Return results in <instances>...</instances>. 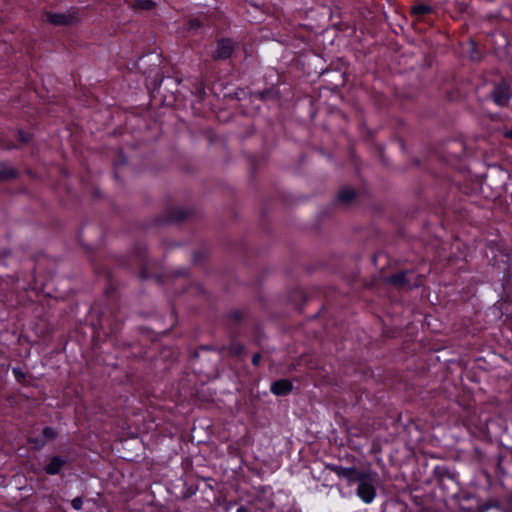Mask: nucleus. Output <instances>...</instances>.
<instances>
[{
    "label": "nucleus",
    "mask_w": 512,
    "mask_h": 512,
    "mask_svg": "<svg viewBox=\"0 0 512 512\" xmlns=\"http://www.w3.org/2000/svg\"><path fill=\"white\" fill-rule=\"evenodd\" d=\"M325 468L337 475L341 480L346 481L348 486L358 484L357 496L366 504L375 499L378 473L370 468L358 469L355 466L344 467L334 463H326Z\"/></svg>",
    "instance_id": "nucleus-1"
},
{
    "label": "nucleus",
    "mask_w": 512,
    "mask_h": 512,
    "mask_svg": "<svg viewBox=\"0 0 512 512\" xmlns=\"http://www.w3.org/2000/svg\"><path fill=\"white\" fill-rule=\"evenodd\" d=\"M238 42L231 38H220L216 40L215 47L211 52L214 61H223L231 58L238 49Z\"/></svg>",
    "instance_id": "nucleus-2"
},
{
    "label": "nucleus",
    "mask_w": 512,
    "mask_h": 512,
    "mask_svg": "<svg viewBox=\"0 0 512 512\" xmlns=\"http://www.w3.org/2000/svg\"><path fill=\"white\" fill-rule=\"evenodd\" d=\"M511 98V86L504 80L496 83L490 92V99L499 107H507Z\"/></svg>",
    "instance_id": "nucleus-3"
},
{
    "label": "nucleus",
    "mask_w": 512,
    "mask_h": 512,
    "mask_svg": "<svg viewBox=\"0 0 512 512\" xmlns=\"http://www.w3.org/2000/svg\"><path fill=\"white\" fill-rule=\"evenodd\" d=\"M190 212L180 207H169L165 210L162 218L158 219V223H178L188 218Z\"/></svg>",
    "instance_id": "nucleus-4"
},
{
    "label": "nucleus",
    "mask_w": 512,
    "mask_h": 512,
    "mask_svg": "<svg viewBox=\"0 0 512 512\" xmlns=\"http://www.w3.org/2000/svg\"><path fill=\"white\" fill-rule=\"evenodd\" d=\"M77 17L74 14L65 13H46V21L54 26L72 25L76 22Z\"/></svg>",
    "instance_id": "nucleus-5"
},
{
    "label": "nucleus",
    "mask_w": 512,
    "mask_h": 512,
    "mask_svg": "<svg viewBox=\"0 0 512 512\" xmlns=\"http://www.w3.org/2000/svg\"><path fill=\"white\" fill-rule=\"evenodd\" d=\"M293 389V384L288 379H280L271 384L270 390L276 396L288 395Z\"/></svg>",
    "instance_id": "nucleus-6"
},
{
    "label": "nucleus",
    "mask_w": 512,
    "mask_h": 512,
    "mask_svg": "<svg viewBox=\"0 0 512 512\" xmlns=\"http://www.w3.org/2000/svg\"><path fill=\"white\" fill-rule=\"evenodd\" d=\"M67 463V460L61 456H53L49 463L45 465L44 471L48 475H57L62 467Z\"/></svg>",
    "instance_id": "nucleus-7"
},
{
    "label": "nucleus",
    "mask_w": 512,
    "mask_h": 512,
    "mask_svg": "<svg viewBox=\"0 0 512 512\" xmlns=\"http://www.w3.org/2000/svg\"><path fill=\"white\" fill-rule=\"evenodd\" d=\"M509 466H512V460H508L506 456L498 454L496 457V476L505 477L508 474Z\"/></svg>",
    "instance_id": "nucleus-8"
},
{
    "label": "nucleus",
    "mask_w": 512,
    "mask_h": 512,
    "mask_svg": "<svg viewBox=\"0 0 512 512\" xmlns=\"http://www.w3.org/2000/svg\"><path fill=\"white\" fill-rule=\"evenodd\" d=\"M388 283L391 285L402 288L409 285V281L407 279V272L406 271H399L397 273H394L388 277Z\"/></svg>",
    "instance_id": "nucleus-9"
},
{
    "label": "nucleus",
    "mask_w": 512,
    "mask_h": 512,
    "mask_svg": "<svg viewBox=\"0 0 512 512\" xmlns=\"http://www.w3.org/2000/svg\"><path fill=\"white\" fill-rule=\"evenodd\" d=\"M130 7L134 11H151L156 8V2L153 0H134Z\"/></svg>",
    "instance_id": "nucleus-10"
},
{
    "label": "nucleus",
    "mask_w": 512,
    "mask_h": 512,
    "mask_svg": "<svg viewBox=\"0 0 512 512\" xmlns=\"http://www.w3.org/2000/svg\"><path fill=\"white\" fill-rule=\"evenodd\" d=\"M493 507L501 509L500 500H487V501L478 503L475 510H473L472 508H469L467 512H487L488 510H490Z\"/></svg>",
    "instance_id": "nucleus-11"
},
{
    "label": "nucleus",
    "mask_w": 512,
    "mask_h": 512,
    "mask_svg": "<svg viewBox=\"0 0 512 512\" xmlns=\"http://www.w3.org/2000/svg\"><path fill=\"white\" fill-rule=\"evenodd\" d=\"M356 197V192L352 188H343L338 192L337 199L343 204L351 203Z\"/></svg>",
    "instance_id": "nucleus-12"
},
{
    "label": "nucleus",
    "mask_w": 512,
    "mask_h": 512,
    "mask_svg": "<svg viewBox=\"0 0 512 512\" xmlns=\"http://www.w3.org/2000/svg\"><path fill=\"white\" fill-rule=\"evenodd\" d=\"M434 474L438 481L443 482L445 479L453 480L454 474L446 466H436L434 468Z\"/></svg>",
    "instance_id": "nucleus-13"
},
{
    "label": "nucleus",
    "mask_w": 512,
    "mask_h": 512,
    "mask_svg": "<svg viewBox=\"0 0 512 512\" xmlns=\"http://www.w3.org/2000/svg\"><path fill=\"white\" fill-rule=\"evenodd\" d=\"M227 350L230 355L240 356L244 351V345L238 342L235 338H232Z\"/></svg>",
    "instance_id": "nucleus-14"
},
{
    "label": "nucleus",
    "mask_w": 512,
    "mask_h": 512,
    "mask_svg": "<svg viewBox=\"0 0 512 512\" xmlns=\"http://www.w3.org/2000/svg\"><path fill=\"white\" fill-rule=\"evenodd\" d=\"M243 320V313L240 310H234L227 314V321L232 327L233 325H239Z\"/></svg>",
    "instance_id": "nucleus-15"
},
{
    "label": "nucleus",
    "mask_w": 512,
    "mask_h": 512,
    "mask_svg": "<svg viewBox=\"0 0 512 512\" xmlns=\"http://www.w3.org/2000/svg\"><path fill=\"white\" fill-rule=\"evenodd\" d=\"M433 11V8L427 4H417L412 8V15L415 16H423L426 14H430Z\"/></svg>",
    "instance_id": "nucleus-16"
},
{
    "label": "nucleus",
    "mask_w": 512,
    "mask_h": 512,
    "mask_svg": "<svg viewBox=\"0 0 512 512\" xmlns=\"http://www.w3.org/2000/svg\"><path fill=\"white\" fill-rule=\"evenodd\" d=\"M18 176V171L15 168H3L0 169V180H11Z\"/></svg>",
    "instance_id": "nucleus-17"
},
{
    "label": "nucleus",
    "mask_w": 512,
    "mask_h": 512,
    "mask_svg": "<svg viewBox=\"0 0 512 512\" xmlns=\"http://www.w3.org/2000/svg\"><path fill=\"white\" fill-rule=\"evenodd\" d=\"M57 437V432L49 426H46L42 430V438L47 441L54 440Z\"/></svg>",
    "instance_id": "nucleus-18"
},
{
    "label": "nucleus",
    "mask_w": 512,
    "mask_h": 512,
    "mask_svg": "<svg viewBox=\"0 0 512 512\" xmlns=\"http://www.w3.org/2000/svg\"><path fill=\"white\" fill-rule=\"evenodd\" d=\"M501 509L503 512H512V493L500 500Z\"/></svg>",
    "instance_id": "nucleus-19"
},
{
    "label": "nucleus",
    "mask_w": 512,
    "mask_h": 512,
    "mask_svg": "<svg viewBox=\"0 0 512 512\" xmlns=\"http://www.w3.org/2000/svg\"><path fill=\"white\" fill-rule=\"evenodd\" d=\"M12 372L15 379L20 383L23 382L27 377V374L20 367H13Z\"/></svg>",
    "instance_id": "nucleus-20"
},
{
    "label": "nucleus",
    "mask_w": 512,
    "mask_h": 512,
    "mask_svg": "<svg viewBox=\"0 0 512 512\" xmlns=\"http://www.w3.org/2000/svg\"><path fill=\"white\" fill-rule=\"evenodd\" d=\"M18 139L22 143H28L31 140V134L23 130H18Z\"/></svg>",
    "instance_id": "nucleus-21"
},
{
    "label": "nucleus",
    "mask_w": 512,
    "mask_h": 512,
    "mask_svg": "<svg viewBox=\"0 0 512 512\" xmlns=\"http://www.w3.org/2000/svg\"><path fill=\"white\" fill-rule=\"evenodd\" d=\"M202 26V23L199 19L193 18L188 21L189 30H197Z\"/></svg>",
    "instance_id": "nucleus-22"
},
{
    "label": "nucleus",
    "mask_w": 512,
    "mask_h": 512,
    "mask_svg": "<svg viewBox=\"0 0 512 512\" xmlns=\"http://www.w3.org/2000/svg\"><path fill=\"white\" fill-rule=\"evenodd\" d=\"M29 442L35 446L37 449H41L45 446L46 442L43 438H30Z\"/></svg>",
    "instance_id": "nucleus-23"
},
{
    "label": "nucleus",
    "mask_w": 512,
    "mask_h": 512,
    "mask_svg": "<svg viewBox=\"0 0 512 512\" xmlns=\"http://www.w3.org/2000/svg\"><path fill=\"white\" fill-rule=\"evenodd\" d=\"M71 506L74 510H81L83 506L82 497H76L71 501Z\"/></svg>",
    "instance_id": "nucleus-24"
},
{
    "label": "nucleus",
    "mask_w": 512,
    "mask_h": 512,
    "mask_svg": "<svg viewBox=\"0 0 512 512\" xmlns=\"http://www.w3.org/2000/svg\"><path fill=\"white\" fill-rule=\"evenodd\" d=\"M271 93V89H265L262 91L255 92V96L260 100H266Z\"/></svg>",
    "instance_id": "nucleus-25"
},
{
    "label": "nucleus",
    "mask_w": 512,
    "mask_h": 512,
    "mask_svg": "<svg viewBox=\"0 0 512 512\" xmlns=\"http://www.w3.org/2000/svg\"><path fill=\"white\" fill-rule=\"evenodd\" d=\"M260 360H261V354L260 353H255L253 356H252V364L254 366H258L259 363H260Z\"/></svg>",
    "instance_id": "nucleus-26"
},
{
    "label": "nucleus",
    "mask_w": 512,
    "mask_h": 512,
    "mask_svg": "<svg viewBox=\"0 0 512 512\" xmlns=\"http://www.w3.org/2000/svg\"><path fill=\"white\" fill-rule=\"evenodd\" d=\"M148 277H149V275H148V271H147L146 265H145V263H143L142 269H141V272H140V278L141 279H146Z\"/></svg>",
    "instance_id": "nucleus-27"
},
{
    "label": "nucleus",
    "mask_w": 512,
    "mask_h": 512,
    "mask_svg": "<svg viewBox=\"0 0 512 512\" xmlns=\"http://www.w3.org/2000/svg\"><path fill=\"white\" fill-rule=\"evenodd\" d=\"M126 163H127L126 158L124 157L123 154H120L119 160L115 163V167H118L119 165H126Z\"/></svg>",
    "instance_id": "nucleus-28"
},
{
    "label": "nucleus",
    "mask_w": 512,
    "mask_h": 512,
    "mask_svg": "<svg viewBox=\"0 0 512 512\" xmlns=\"http://www.w3.org/2000/svg\"><path fill=\"white\" fill-rule=\"evenodd\" d=\"M237 512H255V511H253V510H252L250 507H248V506L241 505L240 507H238Z\"/></svg>",
    "instance_id": "nucleus-29"
},
{
    "label": "nucleus",
    "mask_w": 512,
    "mask_h": 512,
    "mask_svg": "<svg viewBox=\"0 0 512 512\" xmlns=\"http://www.w3.org/2000/svg\"><path fill=\"white\" fill-rule=\"evenodd\" d=\"M504 137L512 140V128L504 132Z\"/></svg>",
    "instance_id": "nucleus-30"
},
{
    "label": "nucleus",
    "mask_w": 512,
    "mask_h": 512,
    "mask_svg": "<svg viewBox=\"0 0 512 512\" xmlns=\"http://www.w3.org/2000/svg\"><path fill=\"white\" fill-rule=\"evenodd\" d=\"M121 328V324L120 323H116L114 328L111 329V333H117Z\"/></svg>",
    "instance_id": "nucleus-31"
},
{
    "label": "nucleus",
    "mask_w": 512,
    "mask_h": 512,
    "mask_svg": "<svg viewBox=\"0 0 512 512\" xmlns=\"http://www.w3.org/2000/svg\"><path fill=\"white\" fill-rule=\"evenodd\" d=\"M194 261H197V253L194 254Z\"/></svg>",
    "instance_id": "nucleus-32"
}]
</instances>
